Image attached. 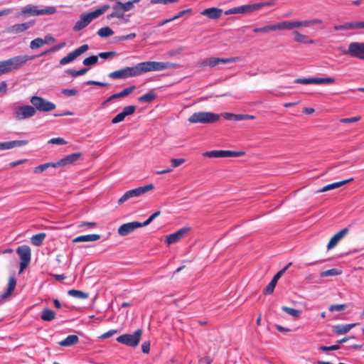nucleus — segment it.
<instances>
[{
  "label": "nucleus",
  "mask_w": 364,
  "mask_h": 364,
  "mask_svg": "<svg viewBox=\"0 0 364 364\" xmlns=\"http://www.w3.org/2000/svg\"><path fill=\"white\" fill-rule=\"evenodd\" d=\"M50 167L58 168V166L56 165V162H55V163H46V164H41V165L35 167L33 171H34V173H41V172L46 171V169H48Z\"/></svg>",
  "instance_id": "4c0bfd02"
},
{
  "label": "nucleus",
  "mask_w": 364,
  "mask_h": 364,
  "mask_svg": "<svg viewBox=\"0 0 364 364\" xmlns=\"http://www.w3.org/2000/svg\"><path fill=\"white\" fill-rule=\"evenodd\" d=\"M80 156L81 153L80 152L71 154L58 161L56 162V165L58 167H59L71 164L75 161H77Z\"/></svg>",
  "instance_id": "412c9836"
},
{
  "label": "nucleus",
  "mask_w": 364,
  "mask_h": 364,
  "mask_svg": "<svg viewBox=\"0 0 364 364\" xmlns=\"http://www.w3.org/2000/svg\"><path fill=\"white\" fill-rule=\"evenodd\" d=\"M111 6L109 4H104L93 11L82 14L80 19L75 23L73 31H80L88 26L93 19H95L105 14Z\"/></svg>",
  "instance_id": "f03ea898"
},
{
  "label": "nucleus",
  "mask_w": 364,
  "mask_h": 364,
  "mask_svg": "<svg viewBox=\"0 0 364 364\" xmlns=\"http://www.w3.org/2000/svg\"><path fill=\"white\" fill-rule=\"evenodd\" d=\"M357 323H349L345 325H337L333 327V331L339 335H343L350 331Z\"/></svg>",
  "instance_id": "a878e982"
},
{
  "label": "nucleus",
  "mask_w": 364,
  "mask_h": 364,
  "mask_svg": "<svg viewBox=\"0 0 364 364\" xmlns=\"http://www.w3.org/2000/svg\"><path fill=\"white\" fill-rule=\"evenodd\" d=\"M31 102L33 105L36 110L40 112H49L55 108V105L49 102L41 97L33 96L31 99Z\"/></svg>",
  "instance_id": "6e6552de"
},
{
  "label": "nucleus",
  "mask_w": 364,
  "mask_h": 364,
  "mask_svg": "<svg viewBox=\"0 0 364 364\" xmlns=\"http://www.w3.org/2000/svg\"><path fill=\"white\" fill-rule=\"evenodd\" d=\"M110 1L114 2V4L112 6V12L107 15V18L110 19L112 18H117L119 19H123L125 12L122 6V2L119 1V0Z\"/></svg>",
  "instance_id": "f3484780"
},
{
  "label": "nucleus",
  "mask_w": 364,
  "mask_h": 364,
  "mask_svg": "<svg viewBox=\"0 0 364 364\" xmlns=\"http://www.w3.org/2000/svg\"><path fill=\"white\" fill-rule=\"evenodd\" d=\"M345 55L360 59L364 58V43L353 42L348 45V50L343 52Z\"/></svg>",
  "instance_id": "9b49d317"
},
{
  "label": "nucleus",
  "mask_w": 364,
  "mask_h": 364,
  "mask_svg": "<svg viewBox=\"0 0 364 364\" xmlns=\"http://www.w3.org/2000/svg\"><path fill=\"white\" fill-rule=\"evenodd\" d=\"M179 65L171 62L146 61L141 62L132 67H125L109 73V77L112 79H126L139 76L145 73L151 71H160L164 70L174 69Z\"/></svg>",
  "instance_id": "f257e3e1"
},
{
  "label": "nucleus",
  "mask_w": 364,
  "mask_h": 364,
  "mask_svg": "<svg viewBox=\"0 0 364 364\" xmlns=\"http://www.w3.org/2000/svg\"><path fill=\"white\" fill-rule=\"evenodd\" d=\"M117 333V330L111 329V330L108 331L107 332H105V333L102 334L99 338L101 339H107L108 338L112 337Z\"/></svg>",
  "instance_id": "680f3d73"
},
{
  "label": "nucleus",
  "mask_w": 364,
  "mask_h": 364,
  "mask_svg": "<svg viewBox=\"0 0 364 364\" xmlns=\"http://www.w3.org/2000/svg\"><path fill=\"white\" fill-rule=\"evenodd\" d=\"M361 119L360 116H355L350 118H342L340 119V122L342 124H350L358 122Z\"/></svg>",
  "instance_id": "603ef678"
},
{
  "label": "nucleus",
  "mask_w": 364,
  "mask_h": 364,
  "mask_svg": "<svg viewBox=\"0 0 364 364\" xmlns=\"http://www.w3.org/2000/svg\"><path fill=\"white\" fill-rule=\"evenodd\" d=\"M135 89H136V87L134 85H132V86H130V87H128L124 89L122 91H121L118 93L113 94L112 95L109 97L105 102H104V104H105L107 102H109L112 100L117 99V98L124 97L129 95V94H131L132 92H134L135 90Z\"/></svg>",
  "instance_id": "b1692460"
},
{
  "label": "nucleus",
  "mask_w": 364,
  "mask_h": 364,
  "mask_svg": "<svg viewBox=\"0 0 364 364\" xmlns=\"http://www.w3.org/2000/svg\"><path fill=\"white\" fill-rule=\"evenodd\" d=\"M240 60L239 57H232V58H208L203 60L201 63V66L203 67H209V68H215L220 64H226L230 63H235L236 61Z\"/></svg>",
  "instance_id": "9d476101"
},
{
  "label": "nucleus",
  "mask_w": 364,
  "mask_h": 364,
  "mask_svg": "<svg viewBox=\"0 0 364 364\" xmlns=\"http://www.w3.org/2000/svg\"><path fill=\"white\" fill-rule=\"evenodd\" d=\"M294 82L304 85L315 84V78H297L294 80Z\"/></svg>",
  "instance_id": "3c124183"
},
{
  "label": "nucleus",
  "mask_w": 364,
  "mask_h": 364,
  "mask_svg": "<svg viewBox=\"0 0 364 364\" xmlns=\"http://www.w3.org/2000/svg\"><path fill=\"white\" fill-rule=\"evenodd\" d=\"M276 24H269L260 28H255L253 29L255 33H266L269 31H275Z\"/></svg>",
  "instance_id": "58836bf2"
},
{
  "label": "nucleus",
  "mask_w": 364,
  "mask_h": 364,
  "mask_svg": "<svg viewBox=\"0 0 364 364\" xmlns=\"http://www.w3.org/2000/svg\"><path fill=\"white\" fill-rule=\"evenodd\" d=\"M68 294L70 296L77 298L80 299H85L88 298V294L83 292L80 290L70 289L68 291Z\"/></svg>",
  "instance_id": "c9c22d12"
},
{
  "label": "nucleus",
  "mask_w": 364,
  "mask_h": 364,
  "mask_svg": "<svg viewBox=\"0 0 364 364\" xmlns=\"http://www.w3.org/2000/svg\"><path fill=\"white\" fill-rule=\"evenodd\" d=\"M154 189V186L153 183H149L144 186H140L134 189H132L127 191L124 193V194L118 200V204L122 205L129 199L134 197H138L141 195L146 193L148 191H152Z\"/></svg>",
  "instance_id": "0eeeda50"
},
{
  "label": "nucleus",
  "mask_w": 364,
  "mask_h": 364,
  "mask_svg": "<svg viewBox=\"0 0 364 364\" xmlns=\"http://www.w3.org/2000/svg\"><path fill=\"white\" fill-rule=\"evenodd\" d=\"M142 329L139 328L133 334L125 333L117 338V341L129 347H136L139 345L142 335Z\"/></svg>",
  "instance_id": "423d86ee"
},
{
  "label": "nucleus",
  "mask_w": 364,
  "mask_h": 364,
  "mask_svg": "<svg viewBox=\"0 0 364 364\" xmlns=\"http://www.w3.org/2000/svg\"><path fill=\"white\" fill-rule=\"evenodd\" d=\"M346 307V304H333L328 307V310L331 312L343 311Z\"/></svg>",
  "instance_id": "4d7b16f0"
},
{
  "label": "nucleus",
  "mask_w": 364,
  "mask_h": 364,
  "mask_svg": "<svg viewBox=\"0 0 364 364\" xmlns=\"http://www.w3.org/2000/svg\"><path fill=\"white\" fill-rule=\"evenodd\" d=\"M276 24V31L277 30H292L296 28V21H287L279 22Z\"/></svg>",
  "instance_id": "cd10ccee"
},
{
  "label": "nucleus",
  "mask_w": 364,
  "mask_h": 364,
  "mask_svg": "<svg viewBox=\"0 0 364 364\" xmlns=\"http://www.w3.org/2000/svg\"><path fill=\"white\" fill-rule=\"evenodd\" d=\"M223 13V10L215 7H211L204 9L201 12V15L207 16L210 19H218Z\"/></svg>",
  "instance_id": "4be33fe9"
},
{
  "label": "nucleus",
  "mask_w": 364,
  "mask_h": 364,
  "mask_svg": "<svg viewBox=\"0 0 364 364\" xmlns=\"http://www.w3.org/2000/svg\"><path fill=\"white\" fill-rule=\"evenodd\" d=\"M204 156L215 157V158H226V157H237L245 155L244 151H235L229 150H213L206 151L203 154Z\"/></svg>",
  "instance_id": "f8f14e48"
},
{
  "label": "nucleus",
  "mask_w": 364,
  "mask_h": 364,
  "mask_svg": "<svg viewBox=\"0 0 364 364\" xmlns=\"http://www.w3.org/2000/svg\"><path fill=\"white\" fill-rule=\"evenodd\" d=\"M345 30H357L364 28V21H352L344 23Z\"/></svg>",
  "instance_id": "72a5a7b5"
},
{
  "label": "nucleus",
  "mask_w": 364,
  "mask_h": 364,
  "mask_svg": "<svg viewBox=\"0 0 364 364\" xmlns=\"http://www.w3.org/2000/svg\"><path fill=\"white\" fill-rule=\"evenodd\" d=\"M339 348H340L339 345L336 344V345H333L331 346H321L320 347V349L322 351L326 352V351H328V350H336L339 349Z\"/></svg>",
  "instance_id": "69168bd1"
},
{
  "label": "nucleus",
  "mask_w": 364,
  "mask_h": 364,
  "mask_svg": "<svg viewBox=\"0 0 364 364\" xmlns=\"http://www.w3.org/2000/svg\"><path fill=\"white\" fill-rule=\"evenodd\" d=\"M255 11L254 4H247L237 7L230 9L225 11V15L235 14H247Z\"/></svg>",
  "instance_id": "6ab92c4d"
},
{
  "label": "nucleus",
  "mask_w": 364,
  "mask_h": 364,
  "mask_svg": "<svg viewBox=\"0 0 364 364\" xmlns=\"http://www.w3.org/2000/svg\"><path fill=\"white\" fill-rule=\"evenodd\" d=\"M28 144L27 140H16L8 141L9 149H13L16 146H26Z\"/></svg>",
  "instance_id": "37998d69"
},
{
  "label": "nucleus",
  "mask_w": 364,
  "mask_h": 364,
  "mask_svg": "<svg viewBox=\"0 0 364 364\" xmlns=\"http://www.w3.org/2000/svg\"><path fill=\"white\" fill-rule=\"evenodd\" d=\"M35 23L36 22L33 20L25 23H17L8 27L6 31L8 33L18 34L34 26Z\"/></svg>",
  "instance_id": "dca6fc26"
},
{
  "label": "nucleus",
  "mask_w": 364,
  "mask_h": 364,
  "mask_svg": "<svg viewBox=\"0 0 364 364\" xmlns=\"http://www.w3.org/2000/svg\"><path fill=\"white\" fill-rule=\"evenodd\" d=\"M178 1H179V0H151V4H167L176 3Z\"/></svg>",
  "instance_id": "0e129e2a"
},
{
  "label": "nucleus",
  "mask_w": 364,
  "mask_h": 364,
  "mask_svg": "<svg viewBox=\"0 0 364 364\" xmlns=\"http://www.w3.org/2000/svg\"><path fill=\"white\" fill-rule=\"evenodd\" d=\"M189 230V228H183L176 232L166 236V242L168 245L175 243L180 240L184 235Z\"/></svg>",
  "instance_id": "aec40b11"
},
{
  "label": "nucleus",
  "mask_w": 364,
  "mask_h": 364,
  "mask_svg": "<svg viewBox=\"0 0 364 364\" xmlns=\"http://www.w3.org/2000/svg\"><path fill=\"white\" fill-rule=\"evenodd\" d=\"M348 228H344L333 235L327 245V250H329L334 248L339 241L348 233Z\"/></svg>",
  "instance_id": "a211bd4d"
},
{
  "label": "nucleus",
  "mask_w": 364,
  "mask_h": 364,
  "mask_svg": "<svg viewBox=\"0 0 364 364\" xmlns=\"http://www.w3.org/2000/svg\"><path fill=\"white\" fill-rule=\"evenodd\" d=\"M322 23L323 21L321 19L314 18L311 20L296 21V28L308 27L321 24Z\"/></svg>",
  "instance_id": "c85d7f7f"
},
{
  "label": "nucleus",
  "mask_w": 364,
  "mask_h": 364,
  "mask_svg": "<svg viewBox=\"0 0 364 364\" xmlns=\"http://www.w3.org/2000/svg\"><path fill=\"white\" fill-rule=\"evenodd\" d=\"M98 62V56L97 55H91L88 58H86L83 60L82 63L84 65L89 66L95 65Z\"/></svg>",
  "instance_id": "c03bdc74"
},
{
  "label": "nucleus",
  "mask_w": 364,
  "mask_h": 364,
  "mask_svg": "<svg viewBox=\"0 0 364 364\" xmlns=\"http://www.w3.org/2000/svg\"><path fill=\"white\" fill-rule=\"evenodd\" d=\"M186 161L185 159H171V164L173 168H177Z\"/></svg>",
  "instance_id": "6e6d98bb"
},
{
  "label": "nucleus",
  "mask_w": 364,
  "mask_h": 364,
  "mask_svg": "<svg viewBox=\"0 0 364 364\" xmlns=\"http://www.w3.org/2000/svg\"><path fill=\"white\" fill-rule=\"evenodd\" d=\"M46 237V233L41 232L33 235L31 237V242L34 246H40L43 244V240Z\"/></svg>",
  "instance_id": "f704fd0d"
},
{
  "label": "nucleus",
  "mask_w": 364,
  "mask_h": 364,
  "mask_svg": "<svg viewBox=\"0 0 364 364\" xmlns=\"http://www.w3.org/2000/svg\"><path fill=\"white\" fill-rule=\"evenodd\" d=\"M16 252L21 259L20 272H22L31 262V250L29 246L21 245L17 248Z\"/></svg>",
  "instance_id": "1a4fd4ad"
},
{
  "label": "nucleus",
  "mask_w": 364,
  "mask_h": 364,
  "mask_svg": "<svg viewBox=\"0 0 364 364\" xmlns=\"http://www.w3.org/2000/svg\"><path fill=\"white\" fill-rule=\"evenodd\" d=\"M160 215V211H156L154 213H153L146 221H144V223H141L142 227L149 225L156 218H157Z\"/></svg>",
  "instance_id": "864d4df0"
},
{
  "label": "nucleus",
  "mask_w": 364,
  "mask_h": 364,
  "mask_svg": "<svg viewBox=\"0 0 364 364\" xmlns=\"http://www.w3.org/2000/svg\"><path fill=\"white\" fill-rule=\"evenodd\" d=\"M34 57L28 55H18L6 60L0 61V75L17 70L24 65L28 60Z\"/></svg>",
  "instance_id": "7ed1b4c3"
},
{
  "label": "nucleus",
  "mask_w": 364,
  "mask_h": 364,
  "mask_svg": "<svg viewBox=\"0 0 364 364\" xmlns=\"http://www.w3.org/2000/svg\"><path fill=\"white\" fill-rule=\"evenodd\" d=\"M315 84H323V83H334L336 82L333 77H314Z\"/></svg>",
  "instance_id": "09e8293b"
},
{
  "label": "nucleus",
  "mask_w": 364,
  "mask_h": 364,
  "mask_svg": "<svg viewBox=\"0 0 364 364\" xmlns=\"http://www.w3.org/2000/svg\"><path fill=\"white\" fill-rule=\"evenodd\" d=\"M135 37H136V33H129V34L126 35V36H118L117 37V41H126V40H133L134 38H135Z\"/></svg>",
  "instance_id": "e2e57ef3"
},
{
  "label": "nucleus",
  "mask_w": 364,
  "mask_h": 364,
  "mask_svg": "<svg viewBox=\"0 0 364 364\" xmlns=\"http://www.w3.org/2000/svg\"><path fill=\"white\" fill-rule=\"evenodd\" d=\"M116 55V52L109 51V52H102L98 54V57L102 59H108Z\"/></svg>",
  "instance_id": "bf43d9fd"
},
{
  "label": "nucleus",
  "mask_w": 364,
  "mask_h": 364,
  "mask_svg": "<svg viewBox=\"0 0 364 364\" xmlns=\"http://www.w3.org/2000/svg\"><path fill=\"white\" fill-rule=\"evenodd\" d=\"M114 31L109 26L101 28L98 30L97 34L102 38H106L112 36Z\"/></svg>",
  "instance_id": "79ce46f5"
},
{
  "label": "nucleus",
  "mask_w": 364,
  "mask_h": 364,
  "mask_svg": "<svg viewBox=\"0 0 364 364\" xmlns=\"http://www.w3.org/2000/svg\"><path fill=\"white\" fill-rule=\"evenodd\" d=\"M100 237H101V236L99 234H90V235H80V236L75 237L73 240V242L77 243V242H94V241H97V240H100Z\"/></svg>",
  "instance_id": "5701e85b"
},
{
  "label": "nucleus",
  "mask_w": 364,
  "mask_h": 364,
  "mask_svg": "<svg viewBox=\"0 0 364 364\" xmlns=\"http://www.w3.org/2000/svg\"><path fill=\"white\" fill-rule=\"evenodd\" d=\"M48 143L53 144H59V145H64V144H67L66 141L64 139L60 138V137L52 138L48 141Z\"/></svg>",
  "instance_id": "13d9d810"
},
{
  "label": "nucleus",
  "mask_w": 364,
  "mask_h": 364,
  "mask_svg": "<svg viewBox=\"0 0 364 364\" xmlns=\"http://www.w3.org/2000/svg\"><path fill=\"white\" fill-rule=\"evenodd\" d=\"M140 1L141 0H132L127 1L125 3H122V6L124 8V12L132 10L134 8V4L139 3Z\"/></svg>",
  "instance_id": "8fccbe9b"
},
{
  "label": "nucleus",
  "mask_w": 364,
  "mask_h": 364,
  "mask_svg": "<svg viewBox=\"0 0 364 364\" xmlns=\"http://www.w3.org/2000/svg\"><path fill=\"white\" fill-rule=\"evenodd\" d=\"M142 225L140 222L133 221L127 223H124L120 225L117 230V233L120 236H127V235L133 232L135 230L141 228Z\"/></svg>",
  "instance_id": "2eb2a0df"
},
{
  "label": "nucleus",
  "mask_w": 364,
  "mask_h": 364,
  "mask_svg": "<svg viewBox=\"0 0 364 364\" xmlns=\"http://www.w3.org/2000/svg\"><path fill=\"white\" fill-rule=\"evenodd\" d=\"M282 276L278 272L273 277L271 282L267 285L263 291L264 294H271L276 287V284L279 280V279Z\"/></svg>",
  "instance_id": "bb28decb"
},
{
  "label": "nucleus",
  "mask_w": 364,
  "mask_h": 364,
  "mask_svg": "<svg viewBox=\"0 0 364 364\" xmlns=\"http://www.w3.org/2000/svg\"><path fill=\"white\" fill-rule=\"evenodd\" d=\"M43 45H44V42L43 41V38H36L31 41L30 48L31 49H36V48H41Z\"/></svg>",
  "instance_id": "de8ad7c7"
},
{
  "label": "nucleus",
  "mask_w": 364,
  "mask_h": 364,
  "mask_svg": "<svg viewBox=\"0 0 364 364\" xmlns=\"http://www.w3.org/2000/svg\"><path fill=\"white\" fill-rule=\"evenodd\" d=\"M56 12L53 6H48L45 9H39L37 6L28 5L23 8L20 13L16 15V17H28L31 16H39L44 14H53Z\"/></svg>",
  "instance_id": "39448f33"
},
{
  "label": "nucleus",
  "mask_w": 364,
  "mask_h": 364,
  "mask_svg": "<svg viewBox=\"0 0 364 364\" xmlns=\"http://www.w3.org/2000/svg\"><path fill=\"white\" fill-rule=\"evenodd\" d=\"M282 311H284V312H286L289 315H291L294 318H299L300 316V315H301V311H299V310H297V309H293V308H290V307H288V306H283L282 307Z\"/></svg>",
  "instance_id": "ea45409f"
},
{
  "label": "nucleus",
  "mask_w": 364,
  "mask_h": 364,
  "mask_svg": "<svg viewBox=\"0 0 364 364\" xmlns=\"http://www.w3.org/2000/svg\"><path fill=\"white\" fill-rule=\"evenodd\" d=\"M341 274H342V270H340V269H336V268H333L331 269H328V270L321 272L320 273V276L321 277H333V276L341 275Z\"/></svg>",
  "instance_id": "e433bc0d"
},
{
  "label": "nucleus",
  "mask_w": 364,
  "mask_h": 364,
  "mask_svg": "<svg viewBox=\"0 0 364 364\" xmlns=\"http://www.w3.org/2000/svg\"><path fill=\"white\" fill-rule=\"evenodd\" d=\"M62 93L66 96H74L77 94V90L75 89H64L62 90Z\"/></svg>",
  "instance_id": "338daca9"
},
{
  "label": "nucleus",
  "mask_w": 364,
  "mask_h": 364,
  "mask_svg": "<svg viewBox=\"0 0 364 364\" xmlns=\"http://www.w3.org/2000/svg\"><path fill=\"white\" fill-rule=\"evenodd\" d=\"M89 49V46L87 44H83L73 52L68 53L66 56L63 57L60 60V65H63L68 64L74 60H75L77 57L87 51Z\"/></svg>",
  "instance_id": "4468645a"
},
{
  "label": "nucleus",
  "mask_w": 364,
  "mask_h": 364,
  "mask_svg": "<svg viewBox=\"0 0 364 364\" xmlns=\"http://www.w3.org/2000/svg\"><path fill=\"white\" fill-rule=\"evenodd\" d=\"M55 317V313L50 309H44L41 311V318L44 321H51Z\"/></svg>",
  "instance_id": "473e14b6"
},
{
  "label": "nucleus",
  "mask_w": 364,
  "mask_h": 364,
  "mask_svg": "<svg viewBox=\"0 0 364 364\" xmlns=\"http://www.w3.org/2000/svg\"><path fill=\"white\" fill-rule=\"evenodd\" d=\"M220 118V115L209 112H194L188 118V122L191 124H212L217 122Z\"/></svg>",
  "instance_id": "20e7f679"
},
{
  "label": "nucleus",
  "mask_w": 364,
  "mask_h": 364,
  "mask_svg": "<svg viewBox=\"0 0 364 364\" xmlns=\"http://www.w3.org/2000/svg\"><path fill=\"white\" fill-rule=\"evenodd\" d=\"M156 97V95L155 93L150 92L145 95H141L138 98V100L140 102H150L153 101Z\"/></svg>",
  "instance_id": "a19ab883"
},
{
  "label": "nucleus",
  "mask_w": 364,
  "mask_h": 364,
  "mask_svg": "<svg viewBox=\"0 0 364 364\" xmlns=\"http://www.w3.org/2000/svg\"><path fill=\"white\" fill-rule=\"evenodd\" d=\"M36 112V109L33 106L23 105L16 109L14 116L16 119L23 120L34 116Z\"/></svg>",
  "instance_id": "ddd939ff"
},
{
  "label": "nucleus",
  "mask_w": 364,
  "mask_h": 364,
  "mask_svg": "<svg viewBox=\"0 0 364 364\" xmlns=\"http://www.w3.org/2000/svg\"><path fill=\"white\" fill-rule=\"evenodd\" d=\"M293 33L294 35V41L298 43L312 44L314 42V40L309 38V36L301 34L297 31H294Z\"/></svg>",
  "instance_id": "7c9ffc66"
},
{
  "label": "nucleus",
  "mask_w": 364,
  "mask_h": 364,
  "mask_svg": "<svg viewBox=\"0 0 364 364\" xmlns=\"http://www.w3.org/2000/svg\"><path fill=\"white\" fill-rule=\"evenodd\" d=\"M136 109V107L134 105H129L126 106L123 109V112L126 114L127 116L132 115L134 113Z\"/></svg>",
  "instance_id": "052dcab7"
},
{
  "label": "nucleus",
  "mask_w": 364,
  "mask_h": 364,
  "mask_svg": "<svg viewBox=\"0 0 364 364\" xmlns=\"http://www.w3.org/2000/svg\"><path fill=\"white\" fill-rule=\"evenodd\" d=\"M275 4L274 0H270L266 2L254 4L255 11H258L265 6H271Z\"/></svg>",
  "instance_id": "49530a36"
},
{
  "label": "nucleus",
  "mask_w": 364,
  "mask_h": 364,
  "mask_svg": "<svg viewBox=\"0 0 364 364\" xmlns=\"http://www.w3.org/2000/svg\"><path fill=\"white\" fill-rule=\"evenodd\" d=\"M141 350L144 353H149L150 351V342L144 341L141 345Z\"/></svg>",
  "instance_id": "774afa93"
},
{
  "label": "nucleus",
  "mask_w": 364,
  "mask_h": 364,
  "mask_svg": "<svg viewBox=\"0 0 364 364\" xmlns=\"http://www.w3.org/2000/svg\"><path fill=\"white\" fill-rule=\"evenodd\" d=\"M16 285V282L15 278L14 277H10L9 279L8 288L6 289V291L5 293H4L1 296V297L2 299H6L8 296H9L11 294V293L14 291V290L15 289Z\"/></svg>",
  "instance_id": "2f4dec72"
},
{
  "label": "nucleus",
  "mask_w": 364,
  "mask_h": 364,
  "mask_svg": "<svg viewBox=\"0 0 364 364\" xmlns=\"http://www.w3.org/2000/svg\"><path fill=\"white\" fill-rule=\"evenodd\" d=\"M127 117L126 114L122 111V112L117 114L112 119V124H117L119 122H122L124 118Z\"/></svg>",
  "instance_id": "5fc2aeb1"
},
{
  "label": "nucleus",
  "mask_w": 364,
  "mask_h": 364,
  "mask_svg": "<svg viewBox=\"0 0 364 364\" xmlns=\"http://www.w3.org/2000/svg\"><path fill=\"white\" fill-rule=\"evenodd\" d=\"M79 341V338L76 335H69L64 340L60 341L58 343L61 346H71Z\"/></svg>",
  "instance_id": "c756f323"
},
{
  "label": "nucleus",
  "mask_w": 364,
  "mask_h": 364,
  "mask_svg": "<svg viewBox=\"0 0 364 364\" xmlns=\"http://www.w3.org/2000/svg\"><path fill=\"white\" fill-rule=\"evenodd\" d=\"M353 180V178H350L349 179H346V180H343V181H338V182H335V183H331V184H328L327 186H323V188H321V189L318 190L317 191V193H323V192H326V191H331V190H333V189H335V188H340L341 186L352 181Z\"/></svg>",
  "instance_id": "393cba45"
},
{
  "label": "nucleus",
  "mask_w": 364,
  "mask_h": 364,
  "mask_svg": "<svg viewBox=\"0 0 364 364\" xmlns=\"http://www.w3.org/2000/svg\"><path fill=\"white\" fill-rule=\"evenodd\" d=\"M223 116L225 119L228 120H234V121H242V114H235L229 112H225L223 114Z\"/></svg>",
  "instance_id": "a18cd8bd"
}]
</instances>
